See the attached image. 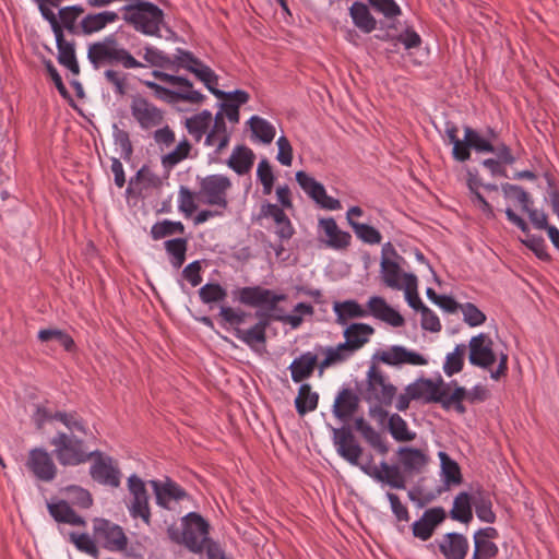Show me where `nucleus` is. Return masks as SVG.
<instances>
[{"instance_id": "1", "label": "nucleus", "mask_w": 559, "mask_h": 559, "mask_svg": "<svg viewBox=\"0 0 559 559\" xmlns=\"http://www.w3.org/2000/svg\"><path fill=\"white\" fill-rule=\"evenodd\" d=\"M209 523L198 513L190 512L181 520V525H171L167 530L168 537L176 544L185 545L194 554H202L207 543Z\"/></svg>"}, {"instance_id": "2", "label": "nucleus", "mask_w": 559, "mask_h": 559, "mask_svg": "<svg viewBox=\"0 0 559 559\" xmlns=\"http://www.w3.org/2000/svg\"><path fill=\"white\" fill-rule=\"evenodd\" d=\"M87 59L95 69L105 66L121 64L126 69L143 67L127 49H124L114 35L92 43L87 47Z\"/></svg>"}, {"instance_id": "3", "label": "nucleus", "mask_w": 559, "mask_h": 559, "mask_svg": "<svg viewBox=\"0 0 559 559\" xmlns=\"http://www.w3.org/2000/svg\"><path fill=\"white\" fill-rule=\"evenodd\" d=\"M499 359L497 370L491 372V378L499 380L508 370V355L501 353L499 356L493 350V341L486 333L473 336L468 342V360L471 365L489 369Z\"/></svg>"}, {"instance_id": "4", "label": "nucleus", "mask_w": 559, "mask_h": 559, "mask_svg": "<svg viewBox=\"0 0 559 559\" xmlns=\"http://www.w3.org/2000/svg\"><path fill=\"white\" fill-rule=\"evenodd\" d=\"M50 445L53 447L52 453L62 466H76L95 455L94 452H87L82 439L66 432H57L51 438Z\"/></svg>"}, {"instance_id": "5", "label": "nucleus", "mask_w": 559, "mask_h": 559, "mask_svg": "<svg viewBox=\"0 0 559 559\" xmlns=\"http://www.w3.org/2000/svg\"><path fill=\"white\" fill-rule=\"evenodd\" d=\"M124 20L133 27L150 36L158 35L163 22V11L153 3L141 2L136 5H126Z\"/></svg>"}, {"instance_id": "6", "label": "nucleus", "mask_w": 559, "mask_h": 559, "mask_svg": "<svg viewBox=\"0 0 559 559\" xmlns=\"http://www.w3.org/2000/svg\"><path fill=\"white\" fill-rule=\"evenodd\" d=\"M230 188L231 181L225 175H210L201 180L199 195L203 203L226 210L228 206L227 193Z\"/></svg>"}, {"instance_id": "7", "label": "nucleus", "mask_w": 559, "mask_h": 559, "mask_svg": "<svg viewBox=\"0 0 559 559\" xmlns=\"http://www.w3.org/2000/svg\"><path fill=\"white\" fill-rule=\"evenodd\" d=\"M396 394V388L389 377L377 366L369 367L367 372L366 400L374 401L380 405L390 406Z\"/></svg>"}, {"instance_id": "8", "label": "nucleus", "mask_w": 559, "mask_h": 559, "mask_svg": "<svg viewBox=\"0 0 559 559\" xmlns=\"http://www.w3.org/2000/svg\"><path fill=\"white\" fill-rule=\"evenodd\" d=\"M176 61L178 67L186 69L193 73L201 82L204 83L206 88L214 96H223L224 91L216 88L217 85V75L214 71L204 64L201 60L195 58L191 52L179 50Z\"/></svg>"}, {"instance_id": "9", "label": "nucleus", "mask_w": 559, "mask_h": 559, "mask_svg": "<svg viewBox=\"0 0 559 559\" xmlns=\"http://www.w3.org/2000/svg\"><path fill=\"white\" fill-rule=\"evenodd\" d=\"M94 537L103 543L104 548L110 551H121L127 548L128 538L123 530L105 519L93 521Z\"/></svg>"}, {"instance_id": "10", "label": "nucleus", "mask_w": 559, "mask_h": 559, "mask_svg": "<svg viewBox=\"0 0 559 559\" xmlns=\"http://www.w3.org/2000/svg\"><path fill=\"white\" fill-rule=\"evenodd\" d=\"M130 111L133 119L143 130H151L159 127L164 121L163 111L153 103L141 95L132 97Z\"/></svg>"}, {"instance_id": "11", "label": "nucleus", "mask_w": 559, "mask_h": 559, "mask_svg": "<svg viewBox=\"0 0 559 559\" xmlns=\"http://www.w3.org/2000/svg\"><path fill=\"white\" fill-rule=\"evenodd\" d=\"M25 465L36 479L44 483L52 481L58 473L51 454L44 448L29 450Z\"/></svg>"}, {"instance_id": "12", "label": "nucleus", "mask_w": 559, "mask_h": 559, "mask_svg": "<svg viewBox=\"0 0 559 559\" xmlns=\"http://www.w3.org/2000/svg\"><path fill=\"white\" fill-rule=\"evenodd\" d=\"M128 488L131 499L128 509L132 518H140L145 524L151 523V509L148 503V493L144 481L135 475L128 479Z\"/></svg>"}, {"instance_id": "13", "label": "nucleus", "mask_w": 559, "mask_h": 559, "mask_svg": "<svg viewBox=\"0 0 559 559\" xmlns=\"http://www.w3.org/2000/svg\"><path fill=\"white\" fill-rule=\"evenodd\" d=\"M233 296L243 305L251 307L269 306L271 310H274L276 305L285 299V295H277L273 290L260 286L235 289Z\"/></svg>"}, {"instance_id": "14", "label": "nucleus", "mask_w": 559, "mask_h": 559, "mask_svg": "<svg viewBox=\"0 0 559 559\" xmlns=\"http://www.w3.org/2000/svg\"><path fill=\"white\" fill-rule=\"evenodd\" d=\"M374 357L388 365V366H402V365H411V366H426L428 365V359L421 354L408 349L402 345H393L385 349L379 350Z\"/></svg>"}, {"instance_id": "15", "label": "nucleus", "mask_w": 559, "mask_h": 559, "mask_svg": "<svg viewBox=\"0 0 559 559\" xmlns=\"http://www.w3.org/2000/svg\"><path fill=\"white\" fill-rule=\"evenodd\" d=\"M296 180L302 190L312 198L323 209L336 211L342 209V204L338 200L326 194L323 185L318 182L314 178L309 176L305 171L296 173Z\"/></svg>"}, {"instance_id": "16", "label": "nucleus", "mask_w": 559, "mask_h": 559, "mask_svg": "<svg viewBox=\"0 0 559 559\" xmlns=\"http://www.w3.org/2000/svg\"><path fill=\"white\" fill-rule=\"evenodd\" d=\"M153 75L159 81L177 87L173 90L175 93V102L182 100L190 104H201L204 99V95L195 91L192 83L182 76L171 75L160 71H154Z\"/></svg>"}, {"instance_id": "17", "label": "nucleus", "mask_w": 559, "mask_h": 559, "mask_svg": "<svg viewBox=\"0 0 559 559\" xmlns=\"http://www.w3.org/2000/svg\"><path fill=\"white\" fill-rule=\"evenodd\" d=\"M447 519L445 510L442 507L427 509L421 518L412 525L414 537L426 542L433 535L437 527Z\"/></svg>"}, {"instance_id": "18", "label": "nucleus", "mask_w": 559, "mask_h": 559, "mask_svg": "<svg viewBox=\"0 0 559 559\" xmlns=\"http://www.w3.org/2000/svg\"><path fill=\"white\" fill-rule=\"evenodd\" d=\"M319 229L322 233V236L319 237V240L323 242L328 248L334 250H344L350 245V234L342 230L337 226L335 219L332 217L320 218Z\"/></svg>"}, {"instance_id": "19", "label": "nucleus", "mask_w": 559, "mask_h": 559, "mask_svg": "<svg viewBox=\"0 0 559 559\" xmlns=\"http://www.w3.org/2000/svg\"><path fill=\"white\" fill-rule=\"evenodd\" d=\"M333 440L337 453L348 463L355 466L359 465V459L362 454L361 447L357 443L354 435L346 428L333 429Z\"/></svg>"}, {"instance_id": "20", "label": "nucleus", "mask_w": 559, "mask_h": 559, "mask_svg": "<svg viewBox=\"0 0 559 559\" xmlns=\"http://www.w3.org/2000/svg\"><path fill=\"white\" fill-rule=\"evenodd\" d=\"M91 475L94 480L108 485L111 487H118L120 484V472L117 464L111 457L96 455L94 463L91 466Z\"/></svg>"}, {"instance_id": "21", "label": "nucleus", "mask_w": 559, "mask_h": 559, "mask_svg": "<svg viewBox=\"0 0 559 559\" xmlns=\"http://www.w3.org/2000/svg\"><path fill=\"white\" fill-rule=\"evenodd\" d=\"M437 545L445 559H465L469 550L467 537L455 532L442 535Z\"/></svg>"}, {"instance_id": "22", "label": "nucleus", "mask_w": 559, "mask_h": 559, "mask_svg": "<svg viewBox=\"0 0 559 559\" xmlns=\"http://www.w3.org/2000/svg\"><path fill=\"white\" fill-rule=\"evenodd\" d=\"M150 484L156 496V503L168 510H173L175 504L187 496L186 491L171 480H151Z\"/></svg>"}, {"instance_id": "23", "label": "nucleus", "mask_w": 559, "mask_h": 559, "mask_svg": "<svg viewBox=\"0 0 559 559\" xmlns=\"http://www.w3.org/2000/svg\"><path fill=\"white\" fill-rule=\"evenodd\" d=\"M225 95L216 96L222 99L221 109L215 115H221L223 121L228 119L231 123L239 121V106L249 100V94L245 91L224 92Z\"/></svg>"}, {"instance_id": "24", "label": "nucleus", "mask_w": 559, "mask_h": 559, "mask_svg": "<svg viewBox=\"0 0 559 559\" xmlns=\"http://www.w3.org/2000/svg\"><path fill=\"white\" fill-rule=\"evenodd\" d=\"M439 394L440 399L437 402L441 403L444 408L453 407L460 414L465 413L462 402L465 400L467 391L463 386H457L456 383H445L440 378Z\"/></svg>"}, {"instance_id": "25", "label": "nucleus", "mask_w": 559, "mask_h": 559, "mask_svg": "<svg viewBox=\"0 0 559 559\" xmlns=\"http://www.w3.org/2000/svg\"><path fill=\"white\" fill-rule=\"evenodd\" d=\"M507 218L510 223L519 227L524 234L525 239L522 242L535 252L539 259H547L546 245L542 237L530 234L527 223L511 209L506 210Z\"/></svg>"}, {"instance_id": "26", "label": "nucleus", "mask_w": 559, "mask_h": 559, "mask_svg": "<svg viewBox=\"0 0 559 559\" xmlns=\"http://www.w3.org/2000/svg\"><path fill=\"white\" fill-rule=\"evenodd\" d=\"M360 468L376 480L384 483L392 488L405 489L406 487L405 478L395 465L381 462L379 467H373L371 471L366 469L364 466H360Z\"/></svg>"}, {"instance_id": "27", "label": "nucleus", "mask_w": 559, "mask_h": 559, "mask_svg": "<svg viewBox=\"0 0 559 559\" xmlns=\"http://www.w3.org/2000/svg\"><path fill=\"white\" fill-rule=\"evenodd\" d=\"M269 323L270 320L265 317L250 329L236 328L234 335L251 349L259 350V346H264L266 342V329Z\"/></svg>"}, {"instance_id": "28", "label": "nucleus", "mask_w": 559, "mask_h": 559, "mask_svg": "<svg viewBox=\"0 0 559 559\" xmlns=\"http://www.w3.org/2000/svg\"><path fill=\"white\" fill-rule=\"evenodd\" d=\"M229 141L230 132L227 130L226 122L223 121L221 115H215L205 136L204 144L209 147H213L216 154H222L228 146Z\"/></svg>"}, {"instance_id": "29", "label": "nucleus", "mask_w": 559, "mask_h": 559, "mask_svg": "<svg viewBox=\"0 0 559 559\" xmlns=\"http://www.w3.org/2000/svg\"><path fill=\"white\" fill-rule=\"evenodd\" d=\"M373 333L374 329L367 323H352L343 332L344 344L355 354L369 342Z\"/></svg>"}, {"instance_id": "30", "label": "nucleus", "mask_w": 559, "mask_h": 559, "mask_svg": "<svg viewBox=\"0 0 559 559\" xmlns=\"http://www.w3.org/2000/svg\"><path fill=\"white\" fill-rule=\"evenodd\" d=\"M369 313L388 324L400 328L404 324V318L394 310L382 297L373 296L368 300Z\"/></svg>"}, {"instance_id": "31", "label": "nucleus", "mask_w": 559, "mask_h": 559, "mask_svg": "<svg viewBox=\"0 0 559 559\" xmlns=\"http://www.w3.org/2000/svg\"><path fill=\"white\" fill-rule=\"evenodd\" d=\"M119 15L115 11H103L85 15L79 23L81 34L92 35L103 31L108 24L117 22Z\"/></svg>"}, {"instance_id": "32", "label": "nucleus", "mask_w": 559, "mask_h": 559, "mask_svg": "<svg viewBox=\"0 0 559 559\" xmlns=\"http://www.w3.org/2000/svg\"><path fill=\"white\" fill-rule=\"evenodd\" d=\"M390 246V243H386V246L383 248V255L381 259V275L383 283L388 287L401 290L404 286V277L409 274L403 273L399 263L385 255L386 247Z\"/></svg>"}, {"instance_id": "33", "label": "nucleus", "mask_w": 559, "mask_h": 559, "mask_svg": "<svg viewBox=\"0 0 559 559\" xmlns=\"http://www.w3.org/2000/svg\"><path fill=\"white\" fill-rule=\"evenodd\" d=\"M335 314V322L340 325H346L353 319L366 318L369 311L366 310L356 300L334 301L332 305Z\"/></svg>"}, {"instance_id": "34", "label": "nucleus", "mask_w": 559, "mask_h": 559, "mask_svg": "<svg viewBox=\"0 0 559 559\" xmlns=\"http://www.w3.org/2000/svg\"><path fill=\"white\" fill-rule=\"evenodd\" d=\"M318 350L324 356L318 365L320 374L330 367L347 361L354 355L344 343H340L336 346L319 347Z\"/></svg>"}, {"instance_id": "35", "label": "nucleus", "mask_w": 559, "mask_h": 559, "mask_svg": "<svg viewBox=\"0 0 559 559\" xmlns=\"http://www.w3.org/2000/svg\"><path fill=\"white\" fill-rule=\"evenodd\" d=\"M411 397L414 401H424L425 403L437 402L440 399L439 394V380L432 381L430 379L420 378L407 385Z\"/></svg>"}, {"instance_id": "36", "label": "nucleus", "mask_w": 559, "mask_h": 559, "mask_svg": "<svg viewBox=\"0 0 559 559\" xmlns=\"http://www.w3.org/2000/svg\"><path fill=\"white\" fill-rule=\"evenodd\" d=\"M318 355L311 352L304 353L294 359L289 366L292 379L299 383L311 377L316 367H318Z\"/></svg>"}, {"instance_id": "37", "label": "nucleus", "mask_w": 559, "mask_h": 559, "mask_svg": "<svg viewBox=\"0 0 559 559\" xmlns=\"http://www.w3.org/2000/svg\"><path fill=\"white\" fill-rule=\"evenodd\" d=\"M255 160L253 151L245 145H238L233 150L227 165L238 175L248 174Z\"/></svg>"}, {"instance_id": "38", "label": "nucleus", "mask_w": 559, "mask_h": 559, "mask_svg": "<svg viewBox=\"0 0 559 559\" xmlns=\"http://www.w3.org/2000/svg\"><path fill=\"white\" fill-rule=\"evenodd\" d=\"M400 463L406 472L419 473L428 463V456L419 449L400 448Z\"/></svg>"}, {"instance_id": "39", "label": "nucleus", "mask_w": 559, "mask_h": 559, "mask_svg": "<svg viewBox=\"0 0 559 559\" xmlns=\"http://www.w3.org/2000/svg\"><path fill=\"white\" fill-rule=\"evenodd\" d=\"M50 515L59 523H67L75 526H84L85 521L78 515L64 500L47 504Z\"/></svg>"}, {"instance_id": "40", "label": "nucleus", "mask_w": 559, "mask_h": 559, "mask_svg": "<svg viewBox=\"0 0 559 559\" xmlns=\"http://www.w3.org/2000/svg\"><path fill=\"white\" fill-rule=\"evenodd\" d=\"M58 48V61L68 68L74 75L80 73L79 63L75 57L74 44L67 41L63 32L55 35Z\"/></svg>"}, {"instance_id": "41", "label": "nucleus", "mask_w": 559, "mask_h": 559, "mask_svg": "<svg viewBox=\"0 0 559 559\" xmlns=\"http://www.w3.org/2000/svg\"><path fill=\"white\" fill-rule=\"evenodd\" d=\"M358 407L357 396L348 389L342 390L335 399L333 413L338 419L346 421Z\"/></svg>"}, {"instance_id": "42", "label": "nucleus", "mask_w": 559, "mask_h": 559, "mask_svg": "<svg viewBox=\"0 0 559 559\" xmlns=\"http://www.w3.org/2000/svg\"><path fill=\"white\" fill-rule=\"evenodd\" d=\"M214 117L209 110H203L197 115H193L190 118H187L185 121V126L189 132V134L195 140V142H200L206 131L210 129Z\"/></svg>"}, {"instance_id": "43", "label": "nucleus", "mask_w": 559, "mask_h": 559, "mask_svg": "<svg viewBox=\"0 0 559 559\" xmlns=\"http://www.w3.org/2000/svg\"><path fill=\"white\" fill-rule=\"evenodd\" d=\"M473 495L460 492L453 500L450 518L454 521L467 524L473 519Z\"/></svg>"}, {"instance_id": "44", "label": "nucleus", "mask_w": 559, "mask_h": 559, "mask_svg": "<svg viewBox=\"0 0 559 559\" xmlns=\"http://www.w3.org/2000/svg\"><path fill=\"white\" fill-rule=\"evenodd\" d=\"M314 313V309L310 304L299 302L297 304L292 313L289 314H274L272 319L284 324L289 325L292 329H298L306 318H311Z\"/></svg>"}, {"instance_id": "45", "label": "nucleus", "mask_w": 559, "mask_h": 559, "mask_svg": "<svg viewBox=\"0 0 559 559\" xmlns=\"http://www.w3.org/2000/svg\"><path fill=\"white\" fill-rule=\"evenodd\" d=\"M248 126L252 132V138L263 144H270L275 138V127L264 118L252 116Z\"/></svg>"}, {"instance_id": "46", "label": "nucleus", "mask_w": 559, "mask_h": 559, "mask_svg": "<svg viewBox=\"0 0 559 559\" xmlns=\"http://www.w3.org/2000/svg\"><path fill=\"white\" fill-rule=\"evenodd\" d=\"M466 185L471 193L472 202L478 206L487 216H491L493 214L492 206L486 201L479 191V189L483 187V182L476 173L472 170L467 171Z\"/></svg>"}, {"instance_id": "47", "label": "nucleus", "mask_w": 559, "mask_h": 559, "mask_svg": "<svg viewBox=\"0 0 559 559\" xmlns=\"http://www.w3.org/2000/svg\"><path fill=\"white\" fill-rule=\"evenodd\" d=\"M441 465V477L443 483L448 486H457L462 483V474L459 464L452 460L445 452H439Z\"/></svg>"}, {"instance_id": "48", "label": "nucleus", "mask_w": 559, "mask_h": 559, "mask_svg": "<svg viewBox=\"0 0 559 559\" xmlns=\"http://www.w3.org/2000/svg\"><path fill=\"white\" fill-rule=\"evenodd\" d=\"M318 402L319 395L312 391L311 385L308 383L301 384L295 399L297 413L304 416L309 412H313L318 406Z\"/></svg>"}, {"instance_id": "49", "label": "nucleus", "mask_w": 559, "mask_h": 559, "mask_svg": "<svg viewBox=\"0 0 559 559\" xmlns=\"http://www.w3.org/2000/svg\"><path fill=\"white\" fill-rule=\"evenodd\" d=\"M354 24L365 33H370L376 28V20L370 14L366 4L355 2L349 9Z\"/></svg>"}, {"instance_id": "50", "label": "nucleus", "mask_w": 559, "mask_h": 559, "mask_svg": "<svg viewBox=\"0 0 559 559\" xmlns=\"http://www.w3.org/2000/svg\"><path fill=\"white\" fill-rule=\"evenodd\" d=\"M473 507L477 518L486 523H493L496 515L492 511L491 498L487 492L476 491L473 493Z\"/></svg>"}, {"instance_id": "51", "label": "nucleus", "mask_w": 559, "mask_h": 559, "mask_svg": "<svg viewBox=\"0 0 559 559\" xmlns=\"http://www.w3.org/2000/svg\"><path fill=\"white\" fill-rule=\"evenodd\" d=\"M465 354L466 346L464 344L456 345L453 352L447 354L442 368L448 377H452L453 374L462 371Z\"/></svg>"}, {"instance_id": "52", "label": "nucleus", "mask_w": 559, "mask_h": 559, "mask_svg": "<svg viewBox=\"0 0 559 559\" xmlns=\"http://www.w3.org/2000/svg\"><path fill=\"white\" fill-rule=\"evenodd\" d=\"M388 426L391 436L396 441L408 442L416 438V433L409 431L407 423L399 414L391 415Z\"/></svg>"}, {"instance_id": "53", "label": "nucleus", "mask_w": 559, "mask_h": 559, "mask_svg": "<svg viewBox=\"0 0 559 559\" xmlns=\"http://www.w3.org/2000/svg\"><path fill=\"white\" fill-rule=\"evenodd\" d=\"M84 13V9L80 5L64 7L59 11L60 22L62 26L72 34H81L76 20Z\"/></svg>"}, {"instance_id": "54", "label": "nucleus", "mask_w": 559, "mask_h": 559, "mask_svg": "<svg viewBox=\"0 0 559 559\" xmlns=\"http://www.w3.org/2000/svg\"><path fill=\"white\" fill-rule=\"evenodd\" d=\"M165 249L171 255V265L175 269L182 266L186 260L187 240L182 238L170 239L165 242Z\"/></svg>"}, {"instance_id": "55", "label": "nucleus", "mask_w": 559, "mask_h": 559, "mask_svg": "<svg viewBox=\"0 0 559 559\" xmlns=\"http://www.w3.org/2000/svg\"><path fill=\"white\" fill-rule=\"evenodd\" d=\"M402 289L405 293V299L409 307L419 312L426 308L417 293V277L415 275H406L404 277V286Z\"/></svg>"}, {"instance_id": "56", "label": "nucleus", "mask_w": 559, "mask_h": 559, "mask_svg": "<svg viewBox=\"0 0 559 559\" xmlns=\"http://www.w3.org/2000/svg\"><path fill=\"white\" fill-rule=\"evenodd\" d=\"M38 338L41 342L55 341L68 352H71L74 348V341L72 340V337L58 329L40 330L38 332Z\"/></svg>"}, {"instance_id": "57", "label": "nucleus", "mask_w": 559, "mask_h": 559, "mask_svg": "<svg viewBox=\"0 0 559 559\" xmlns=\"http://www.w3.org/2000/svg\"><path fill=\"white\" fill-rule=\"evenodd\" d=\"M190 151L191 144L187 139H183L178 143L174 151L163 156L162 164L165 167L171 168L186 159L189 156Z\"/></svg>"}, {"instance_id": "58", "label": "nucleus", "mask_w": 559, "mask_h": 559, "mask_svg": "<svg viewBox=\"0 0 559 559\" xmlns=\"http://www.w3.org/2000/svg\"><path fill=\"white\" fill-rule=\"evenodd\" d=\"M199 296L203 304H212L223 301L227 292L216 283H209L199 289Z\"/></svg>"}, {"instance_id": "59", "label": "nucleus", "mask_w": 559, "mask_h": 559, "mask_svg": "<svg viewBox=\"0 0 559 559\" xmlns=\"http://www.w3.org/2000/svg\"><path fill=\"white\" fill-rule=\"evenodd\" d=\"M474 551L473 559H491L498 554V546L491 540H485L480 537H473Z\"/></svg>"}, {"instance_id": "60", "label": "nucleus", "mask_w": 559, "mask_h": 559, "mask_svg": "<svg viewBox=\"0 0 559 559\" xmlns=\"http://www.w3.org/2000/svg\"><path fill=\"white\" fill-rule=\"evenodd\" d=\"M69 538L80 551L90 555L95 559L98 558L99 550L95 542L87 534L70 533Z\"/></svg>"}, {"instance_id": "61", "label": "nucleus", "mask_w": 559, "mask_h": 559, "mask_svg": "<svg viewBox=\"0 0 559 559\" xmlns=\"http://www.w3.org/2000/svg\"><path fill=\"white\" fill-rule=\"evenodd\" d=\"M501 189L507 198L516 200L522 210H527L528 205L533 204L531 195L520 186L503 183Z\"/></svg>"}, {"instance_id": "62", "label": "nucleus", "mask_w": 559, "mask_h": 559, "mask_svg": "<svg viewBox=\"0 0 559 559\" xmlns=\"http://www.w3.org/2000/svg\"><path fill=\"white\" fill-rule=\"evenodd\" d=\"M460 311L463 314V321L472 328L486 322V314L472 302L462 304Z\"/></svg>"}, {"instance_id": "63", "label": "nucleus", "mask_w": 559, "mask_h": 559, "mask_svg": "<svg viewBox=\"0 0 559 559\" xmlns=\"http://www.w3.org/2000/svg\"><path fill=\"white\" fill-rule=\"evenodd\" d=\"M183 231L185 227L180 222L171 221L156 223L151 229V234L154 239H162L174 234H183Z\"/></svg>"}, {"instance_id": "64", "label": "nucleus", "mask_w": 559, "mask_h": 559, "mask_svg": "<svg viewBox=\"0 0 559 559\" xmlns=\"http://www.w3.org/2000/svg\"><path fill=\"white\" fill-rule=\"evenodd\" d=\"M352 227L356 236L364 242L378 245L382 240L381 234L370 225L352 222Z\"/></svg>"}]
</instances>
